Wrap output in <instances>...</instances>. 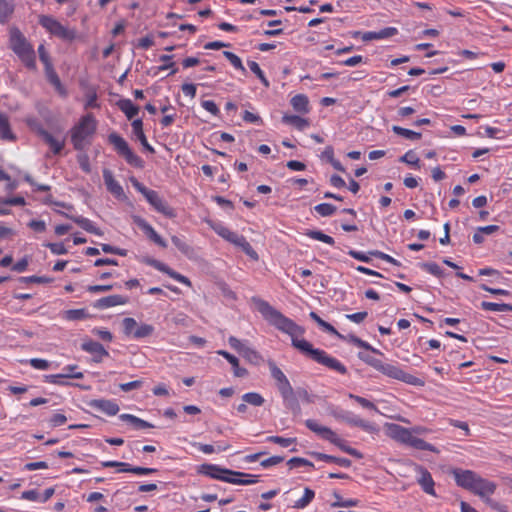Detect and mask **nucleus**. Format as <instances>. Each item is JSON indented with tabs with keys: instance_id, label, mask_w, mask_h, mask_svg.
Wrapping results in <instances>:
<instances>
[{
	"instance_id": "45",
	"label": "nucleus",
	"mask_w": 512,
	"mask_h": 512,
	"mask_svg": "<svg viewBox=\"0 0 512 512\" xmlns=\"http://www.w3.org/2000/svg\"><path fill=\"white\" fill-rule=\"evenodd\" d=\"M309 238L311 239H314V240H317V241H321L323 243H326L328 245H334L335 241L334 239L323 233L322 231H319V230H312V231H309L307 232L306 234Z\"/></svg>"
},
{
	"instance_id": "6",
	"label": "nucleus",
	"mask_w": 512,
	"mask_h": 512,
	"mask_svg": "<svg viewBox=\"0 0 512 512\" xmlns=\"http://www.w3.org/2000/svg\"><path fill=\"white\" fill-rule=\"evenodd\" d=\"M39 24L52 36H55L64 41H73L77 37L75 28L60 23L56 18L48 15L39 16Z\"/></svg>"
},
{
	"instance_id": "10",
	"label": "nucleus",
	"mask_w": 512,
	"mask_h": 512,
	"mask_svg": "<svg viewBox=\"0 0 512 512\" xmlns=\"http://www.w3.org/2000/svg\"><path fill=\"white\" fill-rule=\"evenodd\" d=\"M29 125L36 131L38 136L50 147L53 154H59L65 146V137H56L50 132L42 128L40 125L34 124L32 121Z\"/></svg>"
},
{
	"instance_id": "11",
	"label": "nucleus",
	"mask_w": 512,
	"mask_h": 512,
	"mask_svg": "<svg viewBox=\"0 0 512 512\" xmlns=\"http://www.w3.org/2000/svg\"><path fill=\"white\" fill-rule=\"evenodd\" d=\"M103 179L107 190L118 200L124 201L127 199L121 184L114 178L111 170H103Z\"/></svg>"
},
{
	"instance_id": "50",
	"label": "nucleus",
	"mask_w": 512,
	"mask_h": 512,
	"mask_svg": "<svg viewBox=\"0 0 512 512\" xmlns=\"http://www.w3.org/2000/svg\"><path fill=\"white\" fill-rule=\"evenodd\" d=\"M223 55L235 69L241 71L243 74L246 73V69L242 64L241 59L236 54H234L230 51H224Z\"/></svg>"
},
{
	"instance_id": "53",
	"label": "nucleus",
	"mask_w": 512,
	"mask_h": 512,
	"mask_svg": "<svg viewBox=\"0 0 512 512\" xmlns=\"http://www.w3.org/2000/svg\"><path fill=\"white\" fill-rule=\"evenodd\" d=\"M335 501L331 504L332 507H355L359 505L358 499H343L338 494L334 495Z\"/></svg>"
},
{
	"instance_id": "23",
	"label": "nucleus",
	"mask_w": 512,
	"mask_h": 512,
	"mask_svg": "<svg viewBox=\"0 0 512 512\" xmlns=\"http://www.w3.org/2000/svg\"><path fill=\"white\" fill-rule=\"evenodd\" d=\"M308 429L316 433L322 439L329 441L334 431H332L329 427L323 426L319 424L317 421L308 419L305 422Z\"/></svg>"
},
{
	"instance_id": "9",
	"label": "nucleus",
	"mask_w": 512,
	"mask_h": 512,
	"mask_svg": "<svg viewBox=\"0 0 512 512\" xmlns=\"http://www.w3.org/2000/svg\"><path fill=\"white\" fill-rule=\"evenodd\" d=\"M377 371L381 372L383 375L402 381L404 383L410 384V385H421L422 381L403 371L398 365L390 364V363H383L381 360L378 364V367L376 369Z\"/></svg>"
},
{
	"instance_id": "8",
	"label": "nucleus",
	"mask_w": 512,
	"mask_h": 512,
	"mask_svg": "<svg viewBox=\"0 0 512 512\" xmlns=\"http://www.w3.org/2000/svg\"><path fill=\"white\" fill-rule=\"evenodd\" d=\"M132 183L135 189L145 197L148 203L157 212L170 218L175 216L174 210L168 205V203L162 197H160L157 191L148 189L137 180H133Z\"/></svg>"
},
{
	"instance_id": "25",
	"label": "nucleus",
	"mask_w": 512,
	"mask_h": 512,
	"mask_svg": "<svg viewBox=\"0 0 512 512\" xmlns=\"http://www.w3.org/2000/svg\"><path fill=\"white\" fill-rule=\"evenodd\" d=\"M329 442L334 444L340 450H342L343 452H345V453H347V454H349L351 456H354V457H356L358 459L362 458V454L358 450L350 447L347 444V442L344 439L340 438L335 432L333 433V435L329 439Z\"/></svg>"
},
{
	"instance_id": "15",
	"label": "nucleus",
	"mask_w": 512,
	"mask_h": 512,
	"mask_svg": "<svg viewBox=\"0 0 512 512\" xmlns=\"http://www.w3.org/2000/svg\"><path fill=\"white\" fill-rule=\"evenodd\" d=\"M453 474L457 485L470 491L472 490L475 482L479 477L475 472L471 470L457 469L454 470Z\"/></svg>"
},
{
	"instance_id": "61",
	"label": "nucleus",
	"mask_w": 512,
	"mask_h": 512,
	"mask_svg": "<svg viewBox=\"0 0 512 512\" xmlns=\"http://www.w3.org/2000/svg\"><path fill=\"white\" fill-rule=\"evenodd\" d=\"M114 288L113 284L106 285H89L86 287V291L92 294L102 293L110 291Z\"/></svg>"
},
{
	"instance_id": "32",
	"label": "nucleus",
	"mask_w": 512,
	"mask_h": 512,
	"mask_svg": "<svg viewBox=\"0 0 512 512\" xmlns=\"http://www.w3.org/2000/svg\"><path fill=\"white\" fill-rule=\"evenodd\" d=\"M339 339L341 340H344V341H347L349 343H352L360 348H364L366 350H369L375 354H379V355H382V352L376 348H374L373 346H371L368 342L358 338L357 336L353 335V334H349V335H342V337H338Z\"/></svg>"
},
{
	"instance_id": "46",
	"label": "nucleus",
	"mask_w": 512,
	"mask_h": 512,
	"mask_svg": "<svg viewBox=\"0 0 512 512\" xmlns=\"http://www.w3.org/2000/svg\"><path fill=\"white\" fill-rule=\"evenodd\" d=\"M248 67L250 68V70L258 77V79L261 81V83L265 86V87H269L270 83L268 81V79L266 78L264 72L262 71V69L260 68L259 64L255 61H248Z\"/></svg>"
},
{
	"instance_id": "21",
	"label": "nucleus",
	"mask_w": 512,
	"mask_h": 512,
	"mask_svg": "<svg viewBox=\"0 0 512 512\" xmlns=\"http://www.w3.org/2000/svg\"><path fill=\"white\" fill-rule=\"evenodd\" d=\"M496 490L495 483L488 481L486 479L478 477L477 481L475 482L471 492L474 494L484 498L492 495Z\"/></svg>"
},
{
	"instance_id": "47",
	"label": "nucleus",
	"mask_w": 512,
	"mask_h": 512,
	"mask_svg": "<svg viewBox=\"0 0 512 512\" xmlns=\"http://www.w3.org/2000/svg\"><path fill=\"white\" fill-rule=\"evenodd\" d=\"M12 12V3L8 0H0V22L5 23Z\"/></svg>"
},
{
	"instance_id": "60",
	"label": "nucleus",
	"mask_w": 512,
	"mask_h": 512,
	"mask_svg": "<svg viewBox=\"0 0 512 512\" xmlns=\"http://www.w3.org/2000/svg\"><path fill=\"white\" fill-rule=\"evenodd\" d=\"M240 354L250 362H258L260 359L258 352L248 346H245Z\"/></svg>"
},
{
	"instance_id": "1",
	"label": "nucleus",
	"mask_w": 512,
	"mask_h": 512,
	"mask_svg": "<svg viewBox=\"0 0 512 512\" xmlns=\"http://www.w3.org/2000/svg\"><path fill=\"white\" fill-rule=\"evenodd\" d=\"M252 302L255 304L258 312L270 325L291 337L293 347L298 349L302 354L340 374L344 375L347 373L346 366L338 359L330 356L324 350L314 348L310 342L300 338L305 333L303 327L283 315L263 299L253 297Z\"/></svg>"
},
{
	"instance_id": "19",
	"label": "nucleus",
	"mask_w": 512,
	"mask_h": 512,
	"mask_svg": "<svg viewBox=\"0 0 512 512\" xmlns=\"http://www.w3.org/2000/svg\"><path fill=\"white\" fill-rule=\"evenodd\" d=\"M90 406L108 416H114L119 412V406L113 400L95 399L91 401Z\"/></svg>"
},
{
	"instance_id": "55",
	"label": "nucleus",
	"mask_w": 512,
	"mask_h": 512,
	"mask_svg": "<svg viewBox=\"0 0 512 512\" xmlns=\"http://www.w3.org/2000/svg\"><path fill=\"white\" fill-rule=\"evenodd\" d=\"M64 376L63 374H50V375H45L44 376V382L46 383H49V384H53V385H58V386H67L69 385L68 382L64 381Z\"/></svg>"
},
{
	"instance_id": "38",
	"label": "nucleus",
	"mask_w": 512,
	"mask_h": 512,
	"mask_svg": "<svg viewBox=\"0 0 512 512\" xmlns=\"http://www.w3.org/2000/svg\"><path fill=\"white\" fill-rule=\"evenodd\" d=\"M310 318L313 319L324 331L328 332L331 335H334L336 337H342V334H340L331 324L324 321L316 312H310L309 314Z\"/></svg>"
},
{
	"instance_id": "34",
	"label": "nucleus",
	"mask_w": 512,
	"mask_h": 512,
	"mask_svg": "<svg viewBox=\"0 0 512 512\" xmlns=\"http://www.w3.org/2000/svg\"><path fill=\"white\" fill-rule=\"evenodd\" d=\"M117 105L128 119H133L139 112L138 106L134 105L130 99H121Z\"/></svg>"
},
{
	"instance_id": "37",
	"label": "nucleus",
	"mask_w": 512,
	"mask_h": 512,
	"mask_svg": "<svg viewBox=\"0 0 512 512\" xmlns=\"http://www.w3.org/2000/svg\"><path fill=\"white\" fill-rule=\"evenodd\" d=\"M313 455L318 459V460H321V461H325V462H332V463H335L341 467H345V468H348L351 466V461L347 458H339V457H335V456H332V455H327V454H324V453H313Z\"/></svg>"
},
{
	"instance_id": "52",
	"label": "nucleus",
	"mask_w": 512,
	"mask_h": 512,
	"mask_svg": "<svg viewBox=\"0 0 512 512\" xmlns=\"http://www.w3.org/2000/svg\"><path fill=\"white\" fill-rule=\"evenodd\" d=\"M123 332L128 337L134 338L135 330L137 329V322L134 318L127 317L122 321Z\"/></svg>"
},
{
	"instance_id": "44",
	"label": "nucleus",
	"mask_w": 512,
	"mask_h": 512,
	"mask_svg": "<svg viewBox=\"0 0 512 512\" xmlns=\"http://www.w3.org/2000/svg\"><path fill=\"white\" fill-rule=\"evenodd\" d=\"M88 313L85 309H70L63 312V318L68 321L85 319Z\"/></svg>"
},
{
	"instance_id": "59",
	"label": "nucleus",
	"mask_w": 512,
	"mask_h": 512,
	"mask_svg": "<svg viewBox=\"0 0 512 512\" xmlns=\"http://www.w3.org/2000/svg\"><path fill=\"white\" fill-rule=\"evenodd\" d=\"M288 466L293 469L301 466L314 467L313 463L305 458L294 457L287 462Z\"/></svg>"
},
{
	"instance_id": "64",
	"label": "nucleus",
	"mask_w": 512,
	"mask_h": 512,
	"mask_svg": "<svg viewBox=\"0 0 512 512\" xmlns=\"http://www.w3.org/2000/svg\"><path fill=\"white\" fill-rule=\"evenodd\" d=\"M201 106L214 116H219L220 110L216 103L212 100H204L201 102Z\"/></svg>"
},
{
	"instance_id": "24",
	"label": "nucleus",
	"mask_w": 512,
	"mask_h": 512,
	"mask_svg": "<svg viewBox=\"0 0 512 512\" xmlns=\"http://www.w3.org/2000/svg\"><path fill=\"white\" fill-rule=\"evenodd\" d=\"M132 130L136 138L142 144V146L150 153H154V148L148 143L147 138L143 132V123L141 119L133 120Z\"/></svg>"
},
{
	"instance_id": "35",
	"label": "nucleus",
	"mask_w": 512,
	"mask_h": 512,
	"mask_svg": "<svg viewBox=\"0 0 512 512\" xmlns=\"http://www.w3.org/2000/svg\"><path fill=\"white\" fill-rule=\"evenodd\" d=\"M291 105L294 110L300 113H308L309 112V100L308 97L304 94L295 95L291 99Z\"/></svg>"
},
{
	"instance_id": "16",
	"label": "nucleus",
	"mask_w": 512,
	"mask_h": 512,
	"mask_svg": "<svg viewBox=\"0 0 512 512\" xmlns=\"http://www.w3.org/2000/svg\"><path fill=\"white\" fill-rule=\"evenodd\" d=\"M202 473L218 480H224V476L226 475H235V476H245L242 472H236L229 469L221 468L217 465L206 464L202 466Z\"/></svg>"
},
{
	"instance_id": "5",
	"label": "nucleus",
	"mask_w": 512,
	"mask_h": 512,
	"mask_svg": "<svg viewBox=\"0 0 512 512\" xmlns=\"http://www.w3.org/2000/svg\"><path fill=\"white\" fill-rule=\"evenodd\" d=\"M209 226L214 230V232L225 239L226 241L232 243L233 245L242 249V251L248 255L250 258L257 260L258 254L250 245V243L246 240V238L236 232L231 231L228 227L223 225L221 222H209Z\"/></svg>"
},
{
	"instance_id": "20",
	"label": "nucleus",
	"mask_w": 512,
	"mask_h": 512,
	"mask_svg": "<svg viewBox=\"0 0 512 512\" xmlns=\"http://www.w3.org/2000/svg\"><path fill=\"white\" fill-rule=\"evenodd\" d=\"M268 366L271 376L275 380L279 392L291 387V384L286 375L273 361H270Z\"/></svg>"
},
{
	"instance_id": "26",
	"label": "nucleus",
	"mask_w": 512,
	"mask_h": 512,
	"mask_svg": "<svg viewBox=\"0 0 512 512\" xmlns=\"http://www.w3.org/2000/svg\"><path fill=\"white\" fill-rule=\"evenodd\" d=\"M218 355L224 357L233 367V372L236 377H244L247 375V370L239 366V360L234 355L230 354L225 350H218Z\"/></svg>"
},
{
	"instance_id": "13",
	"label": "nucleus",
	"mask_w": 512,
	"mask_h": 512,
	"mask_svg": "<svg viewBox=\"0 0 512 512\" xmlns=\"http://www.w3.org/2000/svg\"><path fill=\"white\" fill-rule=\"evenodd\" d=\"M415 471L418 474L417 482L421 486L423 491L431 496H436V492L434 489L435 483L430 472L420 465L415 466Z\"/></svg>"
},
{
	"instance_id": "14",
	"label": "nucleus",
	"mask_w": 512,
	"mask_h": 512,
	"mask_svg": "<svg viewBox=\"0 0 512 512\" xmlns=\"http://www.w3.org/2000/svg\"><path fill=\"white\" fill-rule=\"evenodd\" d=\"M148 264L151 265L152 267H154L156 270L167 274L169 277L173 278L174 280L178 281L179 283H182L188 287L192 286L191 281L186 276L174 271L173 269H171L169 266H167L163 262L152 259V260L148 261Z\"/></svg>"
},
{
	"instance_id": "63",
	"label": "nucleus",
	"mask_w": 512,
	"mask_h": 512,
	"mask_svg": "<svg viewBox=\"0 0 512 512\" xmlns=\"http://www.w3.org/2000/svg\"><path fill=\"white\" fill-rule=\"evenodd\" d=\"M77 161H78V164L80 166V168L85 172V173H90L91 172V165H90V161H89V157L87 154H79L77 156Z\"/></svg>"
},
{
	"instance_id": "3",
	"label": "nucleus",
	"mask_w": 512,
	"mask_h": 512,
	"mask_svg": "<svg viewBox=\"0 0 512 512\" xmlns=\"http://www.w3.org/2000/svg\"><path fill=\"white\" fill-rule=\"evenodd\" d=\"M387 435L393 440L411 446L418 450H427L433 453H439V450L432 444L413 435L412 431L401 425L390 423L386 425Z\"/></svg>"
},
{
	"instance_id": "4",
	"label": "nucleus",
	"mask_w": 512,
	"mask_h": 512,
	"mask_svg": "<svg viewBox=\"0 0 512 512\" xmlns=\"http://www.w3.org/2000/svg\"><path fill=\"white\" fill-rule=\"evenodd\" d=\"M10 47L28 68H35L34 48L18 29H12L10 32Z\"/></svg>"
},
{
	"instance_id": "39",
	"label": "nucleus",
	"mask_w": 512,
	"mask_h": 512,
	"mask_svg": "<svg viewBox=\"0 0 512 512\" xmlns=\"http://www.w3.org/2000/svg\"><path fill=\"white\" fill-rule=\"evenodd\" d=\"M172 243L178 248V250L183 253L188 258H192L194 255V249L187 244L182 238L178 236L171 237Z\"/></svg>"
},
{
	"instance_id": "29",
	"label": "nucleus",
	"mask_w": 512,
	"mask_h": 512,
	"mask_svg": "<svg viewBox=\"0 0 512 512\" xmlns=\"http://www.w3.org/2000/svg\"><path fill=\"white\" fill-rule=\"evenodd\" d=\"M345 420L349 425L359 427L366 432L373 433L377 431V428L373 423L363 420L356 415L348 416Z\"/></svg>"
},
{
	"instance_id": "56",
	"label": "nucleus",
	"mask_w": 512,
	"mask_h": 512,
	"mask_svg": "<svg viewBox=\"0 0 512 512\" xmlns=\"http://www.w3.org/2000/svg\"><path fill=\"white\" fill-rule=\"evenodd\" d=\"M172 58V55H161L159 60L162 61L164 64L159 66L158 69L163 71L171 68L172 70L170 72V75L175 74L177 72V69L174 68V62H172Z\"/></svg>"
},
{
	"instance_id": "12",
	"label": "nucleus",
	"mask_w": 512,
	"mask_h": 512,
	"mask_svg": "<svg viewBox=\"0 0 512 512\" xmlns=\"http://www.w3.org/2000/svg\"><path fill=\"white\" fill-rule=\"evenodd\" d=\"M81 349L91 355H93V361L100 363L104 357H108V351L99 342L91 339H85L81 344Z\"/></svg>"
},
{
	"instance_id": "2",
	"label": "nucleus",
	"mask_w": 512,
	"mask_h": 512,
	"mask_svg": "<svg viewBox=\"0 0 512 512\" xmlns=\"http://www.w3.org/2000/svg\"><path fill=\"white\" fill-rule=\"evenodd\" d=\"M97 129V121L92 114L84 115L71 129V143L76 150H83L91 143Z\"/></svg>"
},
{
	"instance_id": "42",
	"label": "nucleus",
	"mask_w": 512,
	"mask_h": 512,
	"mask_svg": "<svg viewBox=\"0 0 512 512\" xmlns=\"http://www.w3.org/2000/svg\"><path fill=\"white\" fill-rule=\"evenodd\" d=\"M61 374H63L64 378L69 379H82L84 377L83 372H81L79 367L74 364L64 366Z\"/></svg>"
},
{
	"instance_id": "27",
	"label": "nucleus",
	"mask_w": 512,
	"mask_h": 512,
	"mask_svg": "<svg viewBox=\"0 0 512 512\" xmlns=\"http://www.w3.org/2000/svg\"><path fill=\"white\" fill-rule=\"evenodd\" d=\"M45 75L47 80L54 86L55 90L62 96L66 95V89L62 85L53 65L45 67Z\"/></svg>"
},
{
	"instance_id": "54",
	"label": "nucleus",
	"mask_w": 512,
	"mask_h": 512,
	"mask_svg": "<svg viewBox=\"0 0 512 512\" xmlns=\"http://www.w3.org/2000/svg\"><path fill=\"white\" fill-rule=\"evenodd\" d=\"M348 397L350 399H353L354 401H356L358 404H360L363 408H366V409H370V410H374L376 412H379L378 408L375 406L374 403H372L371 401H369L368 399L364 398V397H361V396H358V395H355V394H352V393H349L348 394Z\"/></svg>"
},
{
	"instance_id": "43",
	"label": "nucleus",
	"mask_w": 512,
	"mask_h": 512,
	"mask_svg": "<svg viewBox=\"0 0 512 512\" xmlns=\"http://www.w3.org/2000/svg\"><path fill=\"white\" fill-rule=\"evenodd\" d=\"M314 497V491L310 488H305L303 496L295 501L294 507L297 509H304L311 503Z\"/></svg>"
},
{
	"instance_id": "48",
	"label": "nucleus",
	"mask_w": 512,
	"mask_h": 512,
	"mask_svg": "<svg viewBox=\"0 0 512 512\" xmlns=\"http://www.w3.org/2000/svg\"><path fill=\"white\" fill-rule=\"evenodd\" d=\"M314 210L317 214H319L322 217H328L333 215L337 208L330 204V203H321L314 207Z\"/></svg>"
},
{
	"instance_id": "18",
	"label": "nucleus",
	"mask_w": 512,
	"mask_h": 512,
	"mask_svg": "<svg viewBox=\"0 0 512 512\" xmlns=\"http://www.w3.org/2000/svg\"><path fill=\"white\" fill-rule=\"evenodd\" d=\"M128 302V297L122 295H110L106 297H102L94 303V308L96 309H108L111 307L125 305Z\"/></svg>"
},
{
	"instance_id": "57",
	"label": "nucleus",
	"mask_w": 512,
	"mask_h": 512,
	"mask_svg": "<svg viewBox=\"0 0 512 512\" xmlns=\"http://www.w3.org/2000/svg\"><path fill=\"white\" fill-rule=\"evenodd\" d=\"M267 441L278 444L282 447H289L291 444H293L296 441V439L295 438H284L281 436H269V437H267Z\"/></svg>"
},
{
	"instance_id": "28",
	"label": "nucleus",
	"mask_w": 512,
	"mask_h": 512,
	"mask_svg": "<svg viewBox=\"0 0 512 512\" xmlns=\"http://www.w3.org/2000/svg\"><path fill=\"white\" fill-rule=\"evenodd\" d=\"M0 138L4 141H15L16 136L10 128L7 115L0 113Z\"/></svg>"
},
{
	"instance_id": "33",
	"label": "nucleus",
	"mask_w": 512,
	"mask_h": 512,
	"mask_svg": "<svg viewBox=\"0 0 512 512\" xmlns=\"http://www.w3.org/2000/svg\"><path fill=\"white\" fill-rule=\"evenodd\" d=\"M75 223H77L82 229L97 236H102L103 232L96 227V225L88 218L78 216L72 218Z\"/></svg>"
},
{
	"instance_id": "7",
	"label": "nucleus",
	"mask_w": 512,
	"mask_h": 512,
	"mask_svg": "<svg viewBox=\"0 0 512 512\" xmlns=\"http://www.w3.org/2000/svg\"><path fill=\"white\" fill-rule=\"evenodd\" d=\"M108 141L111 145H113L114 150L118 153V155L123 157L129 165L136 168H142L144 166V161L142 158L132 151L127 141L122 136L113 132L109 134Z\"/></svg>"
},
{
	"instance_id": "22",
	"label": "nucleus",
	"mask_w": 512,
	"mask_h": 512,
	"mask_svg": "<svg viewBox=\"0 0 512 512\" xmlns=\"http://www.w3.org/2000/svg\"><path fill=\"white\" fill-rule=\"evenodd\" d=\"M279 393H280L281 397L283 398L284 406L287 409H289L293 412H298L300 410V406H299L298 400L295 396L292 386L279 392Z\"/></svg>"
},
{
	"instance_id": "58",
	"label": "nucleus",
	"mask_w": 512,
	"mask_h": 512,
	"mask_svg": "<svg viewBox=\"0 0 512 512\" xmlns=\"http://www.w3.org/2000/svg\"><path fill=\"white\" fill-rule=\"evenodd\" d=\"M28 363L37 370H47L50 368V362L46 359L31 358Z\"/></svg>"
},
{
	"instance_id": "49",
	"label": "nucleus",
	"mask_w": 512,
	"mask_h": 512,
	"mask_svg": "<svg viewBox=\"0 0 512 512\" xmlns=\"http://www.w3.org/2000/svg\"><path fill=\"white\" fill-rule=\"evenodd\" d=\"M154 332V327L150 324H141V325H138L137 324V329L135 330V333H134V339H142V338H146V337H149L150 335H152V333Z\"/></svg>"
},
{
	"instance_id": "17",
	"label": "nucleus",
	"mask_w": 512,
	"mask_h": 512,
	"mask_svg": "<svg viewBox=\"0 0 512 512\" xmlns=\"http://www.w3.org/2000/svg\"><path fill=\"white\" fill-rule=\"evenodd\" d=\"M135 223L143 230V232L157 245L166 248V241L155 231V229L143 218L135 217Z\"/></svg>"
},
{
	"instance_id": "62",
	"label": "nucleus",
	"mask_w": 512,
	"mask_h": 512,
	"mask_svg": "<svg viewBox=\"0 0 512 512\" xmlns=\"http://www.w3.org/2000/svg\"><path fill=\"white\" fill-rule=\"evenodd\" d=\"M400 161L412 166H418L419 158L412 150H409L400 158Z\"/></svg>"
},
{
	"instance_id": "40",
	"label": "nucleus",
	"mask_w": 512,
	"mask_h": 512,
	"mask_svg": "<svg viewBox=\"0 0 512 512\" xmlns=\"http://www.w3.org/2000/svg\"><path fill=\"white\" fill-rule=\"evenodd\" d=\"M481 307L486 311H495V312H508L512 311V306L506 303H494L483 301L481 303Z\"/></svg>"
},
{
	"instance_id": "36",
	"label": "nucleus",
	"mask_w": 512,
	"mask_h": 512,
	"mask_svg": "<svg viewBox=\"0 0 512 512\" xmlns=\"http://www.w3.org/2000/svg\"><path fill=\"white\" fill-rule=\"evenodd\" d=\"M282 121L286 124L292 125L300 131L305 130L309 126V121L297 115L285 114Z\"/></svg>"
},
{
	"instance_id": "30",
	"label": "nucleus",
	"mask_w": 512,
	"mask_h": 512,
	"mask_svg": "<svg viewBox=\"0 0 512 512\" xmlns=\"http://www.w3.org/2000/svg\"><path fill=\"white\" fill-rule=\"evenodd\" d=\"M120 420L124 421V422H127L129 424H131L135 429L139 430V429H146V428H153V424L137 417V416H134L132 414H121L119 416Z\"/></svg>"
},
{
	"instance_id": "51",
	"label": "nucleus",
	"mask_w": 512,
	"mask_h": 512,
	"mask_svg": "<svg viewBox=\"0 0 512 512\" xmlns=\"http://www.w3.org/2000/svg\"><path fill=\"white\" fill-rule=\"evenodd\" d=\"M242 400L245 403L253 406H261L265 401L264 398L259 393L256 392L245 393L242 396Z\"/></svg>"
},
{
	"instance_id": "41",
	"label": "nucleus",
	"mask_w": 512,
	"mask_h": 512,
	"mask_svg": "<svg viewBox=\"0 0 512 512\" xmlns=\"http://www.w3.org/2000/svg\"><path fill=\"white\" fill-rule=\"evenodd\" d=\"M392 131L399 135V136H402L406 139H409V140H419L421 138V133L419 132H415L413 130H410V129H407V128H403V127H400V126H392Z\"/></svg>"
},
{
	"instance_id": "31",
	"label": "nucleus",
	"mask_w": 512,
	"mask_h": 512,
	"mask_svg": "<svg viewBox=\"0 0 512 512\" xmlns=\"http://www.w3.org/2000/svg\"><path fill=\"white\" fill-rule=\"evenodd\" d=\"M245 476L226 475L224 476V482L236 484V485H249L256 483L257 476L244 473Z\"/></svg>"
}]
</instances>
